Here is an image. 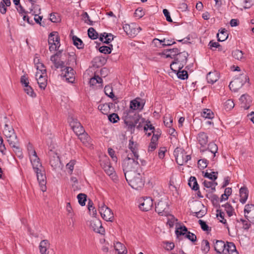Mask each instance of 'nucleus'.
I'll use <instances>...</instances> for the list:
<instances>
[{
  "instance_id": "f257e3e1",
  "label": "nucleus",
  "mask_w": 254,
  "mask_h": 254,
  "mask_svg": "<svg viewBox=\"0 0 254 254\" xmlns=\"http://www.w3.org/2000/svg\"><path fill=\"white\" fill-rule=\"evenodd\" d=\"M140 118L139 114L133 110H127L124 112L123 116L125 124L131 132L134 130V128Z\"/></svg>"
},
{
  "instance_id": "f03ea898",
  "label": "nucleus",
  "mask_w": 254,
  "mask_h": 254,
  "mask_svg": "<svg viewBox=\"0 0 254 254\" xmlns=\"http://www.w3.org/2000/svg\"><path fill=\"white\" fill-rule=\"evenodd\" d=\"M137 160L135 157L133 158L132 155L131 157L128 155L124 160L123 167L125 176L139 172L140 167Z\"/></svg>"
},
{
  "instance_id": "7ed1b4c3",
  "label": "nucleus",
  "mask_w": 254,
  "mask_h": 254,
  "mask_svg": "<svg viewBox=\"0 0 254 254\" xmlns=\"http://www.w3.org/2000/svg\"><path fill=\"white\" fill-rule=\"evenodd\" d=\"M128 185L133 189L139 190L144 185V180L139 172L125 176Z\"/></svg>"
},
{
  "instance_id": "20e7f679",
  "label": "nucleus",
  "mask_w": 254,
  "mask_h": 254,
  "mask_svg": "<svg viewBox=\"0 0 254 254\" xmlns=\"http://www.w3.org/2000/svg\"><path fill=\"white\" fill-rule=\"evenodd\" d=\"M249 81L250 79L248 74L246 72L242 73L230 83L229 87L231 91L236 92L246 82L249 84Z\"/></svg>"
},
{
  "instance_id": "39448f33",
  "label": "nucleus",
  "mask_w": 254,
  "mask_h": 254,
  "mask_svg": "<svg viewBox=\"0 0 254 254\" xmlns=\"http://www.w3.org/2000/svg\"><path fill=\"white\" fill-rule=\"evenodd\" d=\"M188 56V53L186 51L182 52H180L178 53V54L174 57V61L172 62L170 64L171 69L174 71H177V69H174L173 67V66L175 64H178V66L175 67V68L182 69L187 64Z\"/></svg>"
},
{
  "instance_id": "423d86ee",
  "label": "nucleus",
  "mask_w": 254,
  "mask_h": 254,
  "mask_svg": "<svg viewBox=\"0 0 254 254\" xmlns=\"http://www.w3.org/2000/svg\"><path fill=\"white\" fill-rule=\"evenodd\" d=\"M40 169L35 171L36 173L37 180L39 182L41 190L43 191H46L47 190L46 176L45 169L44 168H41Z\"/></svg>"
},
{
  "instance_id": "0eeeda50",
  "label": "nucleus",
  "mask_w": 254,
  "mask_h": 254,
  "mask_svg": "<svg viewBox=\"0 0 254 254\" xmlns=\"http://www.w3.org/2000/svg\"><path fill=\"white\" fill-rule=\"evenodd\" d=\"M99 211L102 217L107 221H113L114 217L113 213L111 209L105 205L104 203H102L99 206Z\"/></svg>"
},
{
  "instance_id": "6e6552de",
  "label": "nucleus",
  "mask_w": 254,
  "mask_h": 254,
  "mask_svg": "<svg viewBox=\"0 0 254 254\" xmlns=\"http://www.w3.org/2000/svg\"><path fill=\"white\" fill-rule=\"evenodd\" d=\"M168 202L166 199H161L155 204V211L160 215H167L169 212Z\"/></svg>"
},
{
  "instance_id": "1a4fd4ad",
  "label": "nucleus",
  "mask_w": 254,
  "mask_h": 254,
  "mask_svg": "<svg viewBox=\"0 0 254 254\" xmlns=\"http://www.w3.org/2000/svg\"><path fill=\"white\" fill-rule=\"evenodd\" d=\"M68 121L73 131L76 135L81 134L84 132L85 130L83 127L77 119L74 118L72 116L69 117Z\"/></svg>"
},
{
  "instance_id": "9d476101",
  "label": "nucleus",
  "mask_w": 254,
  "mask_h": 254,
  "mask_svg": "<svg viewBox=\"0 0 254 254\" xmlns=\"http://www.w3.org/2000/svg\"><path fill=\"white\" fill-rule=\"evenodd\" d=\"M49 155L50 157V163L53 169L55 170L58 168H60L61 162L58 154L51 150L49 152Z\"/></svg>"
},
{
  "instance_id": "9b49d317",
  "label": "nucleus",
  "mask_w": 254,
  "mask_h": 254,
  "mask_svg": "<svg viewBox=\"0 0 254 254\" xmlns=\"http://www.w3.org/2000/svg\"><path fill=\"white\" fill-rule=\"evenodd\" d=\"M244 216L246 219H249L252 223L254 224V205L246 204L244 208Z\"/></svg>"
},
{
  "instance_id": "f8f14e48",
  "label": "nucleus",
  "mask_w": 254,
  "mask_h": 254,
  "mask_svg": "<svg viewBox=\"0 0 254 254\" xmlns=\"http://www.w3.org/2000/svg\"><path fill=\"white\" fill-rule=\"evenodd\" d=\"M3 132L7 138V142H9L11 140H13L14 139H17V136L15 133L14 130L12 127L5 124L3 129Z\"/></svg>"
},
{
  "instance_id": "ddd939ff",
  "label": "nucleus",
  "mask_w": 254,
  "mask_h": 254,
  "mask_svg": "<svg viewBox=\"0 0 254 254\" xmlns=\"http://www.w3.org/2000/svg\"><path fill=\"white\" fill-rule=\"evenodd\" d=\"M63 76L68 82L73 83L74 81V70L71 67L67 66L62 70Z\"/></svg>"
},
{
  "instance_id": "4468645a",
  "label": "nucleus",
  "mask_w": 254,
  "mask_h": 254,
  "mask_svg": "<svg viewBox=\"0 0 254 254\" xmlns=\"http://www.w3.org/2000/svg\"><path fill=\"white\" fill-rule=\"evenodd\" d=\"M90 226L93 231L100 234H104L105 229L102 226L101 222L97 219H95L91 221Z\"/></svg>"
},
{
  "instance_id": "2eb2a0df",
  "label": "nucleus",
  "mask_w": 254,
  "mask_h": 254,
  "mask_svg": "<svg viewBox=\"0 0 254 254\" xmlns=\"http://www.w3.org/2000/svg\"><path fill=\"white\" fill-rule=\"evenodd\" d=\"M174 155L177 163L179 165H183L184 164L185 151L181 148H177L174 151Z\"/></svg>"
},
{
  "instance_id": "dca6fc26",
  "label": "nucleus",
  "mask_w": 254,
  "mask_h": 254,
  "mask_svg": "<svg viewBox=\"0 0 254 254\" xmlns=\"http://www.w3.org/2000/svg\"><path fill=\"white\" fill-rule=\"evenodd\" d=\"M143 202L139 205L141 210L147 211L151 209L153 206V200L150 197H146L143 199Z\"/></svg>"
},
{
  "instance_id": "f3484780",
  "label": "nucleus",
  "mask_w": 254,
  "mask_h": 254,
  "mask_svg": "<svg viewBox=\"0 0 254 254\" xmlns=\"http://www.w3.org/2000/svg\"><path fill=\"white\" fill-rule=\"evenodd\" d=\"M144 105V102L140 98H136L130 102L129 109L135 111L137 109H142Z\"/></svg>"
},
{
  "instance_id": "a211bd4d",
  "label": "nucleus",
  "mask_w": 254,
  "mask_h": 254,
  "mask_svg": "<svg viewBox=\"0 0 254 254\" xmlns=\"http://www.w3.org/2000/svg\"><path fill=\"white\" fill-rule=\"evenodd\" d=\"M32 157L30 158V161L34 171L40 169V168H44L40 162V159L38 157L35 151H32Z\"/></svg>"
},
{
  "instance_id": "6ab92c4d",
  "label": "nucleus",
  "mask_w": 254,
  "mask_h": 254,
  "mask_svg": "<svg viewBox=\"0 0 254 254\" xmlns=\"http://www.w3.org/2000/svg\"><path fill=\"white\" fill-rule=\"evenodd\" d=\"M9 145L12 148L13 151L15 154L19 158L22 157V152L21 149L19 145V141L18 139H15L13 140H11L8 142Z\"/></svg>"
},
{
  "instance_id": "aec40b11",
  "label": "nucleus",
  "mask_w": 254,
  "mask_h": 254,
  "mask_svg": "<svg viewBox=\"0 0 254 254\" xmlns=\"http://www.w3.org/2000/svg\"><path fill=\"white\" fill-rule=\"evenodd\" d=\"M101 165L108 175L110 176H112L113 177L115 176L114 169L112 166H111L110 163L108 160L102 162Z\"/></svg>"
},
{
  "instance_id": "412c9836",
  "label": "nucleus",
  "mask_w": 254,
  "mask_h": 254,
  "mask_svg": "<svg viewBox=\"0 0 254 254\" xmlns=\"http://www.w3.org/2000/svg\"><path fill=\"white\" fill-rule=\"evenodd\" d=\"M195 206L197 208L195 209L196 211L194 212V215L197 218H201L204 216L206 213V209L204 205L201 202H197L195 204Z\"/></svg>"
},
{
  "instance_id": "4be33fe9",
  "label": "nucleus",
  "mask_w": 254,
  "mask_h": 254,
  "mask_svg": "<svg viewBox=\"0 0 254 254\" xmlns=\"http://www.w3.org/2000/svg\"><path fill=\"white\" fill-rule=\"evenodd\" d=\"M197 140L201 147H206L208 142V136L204 132H199L197 136Z\"/></svg>"
},
{
  "instance_id": "5701e85b",
  "label": "nucleus",
  "mask_w": 254,
  "mask_h": 254,
  "mask_svg": "<svg viewBox=\"0 0 254 254\" xmlns=\"http://www.w3.org/2000/svg\"><path fill=\"white\" fill-rule=\"evenodd\" d=\"M226 244L221 240H217L214 244V250L218 254H224Z\"/></svg>"
},
{
  "instance_id": "b1692460",
  "label": "nucleus",
  "mask_w": 254,
  "mask_h": 254,
  "mask_svg": "<svg viewBox=\"0 0 254 254\" xmlns=\"http://www.w3.org/2000/svg\"><path fill=\"white\" fill-rule=\"evenodd\" d=\"M224 254H239L235 245L232 242H227Z\"/></svg>"
},
{
  "instance_id": "393cba45",
  "label": "nucleus",
  "mask_w": 254,
  "mask_h": 254,
  "mask_svg": "<svg viewBox=\"0 0 254 254\" xmlns=\"http://www.w3.org/2000/svg\"><path fill=\"white\" fill-rule=\"evenodd\" d=\"M240 201L244 204L245 203L249 195V191L246 187H243L240 189Z\"/></svg>"
},
{
  "instance_id": "a878e982",
  "label": "nucleus",
  "mask_w": 254,
  "mask_h": 254,
  "mask_svg": "<svg viewBox=\"0 0 254 254\" xmlns=\"http://www.w3.org/2000/svg\"><path fill=\"white\" fill-rule=\"evenodd\" d=\"M39 250L41 254H48V250L50 248V243L47 240H42L39 245Z\"/></svg>"
},
{
  "instance_id": "bb28decb",
  "label": "nucleus",
  "mask_w": 254,
  "mask_h": 254,
  "mask_svg": "<svg viewBox=\"0 0 254 254\" xmlns=\"http://www.w3.org/2000/svg\"><path fill=\"white\" fill-rule=\"evenodd\" d=\"M132 137L129 141L128 148L132 152L133 156L137 159H138L139 155L137 153V144L132 140Z\"/></svg>"
},
{
  "instance_id": "cd10ccee",
  "label": "nucleus",
  "mask_w": 254,
  "mask_h": 254,
  "mask_svg": "<svg viewBox=\"0 0 254 254\" xmlns=\"http://www.w3.org/2000/svg\"><path fill=\"white\" fill-rule=\"evenodd\" d=\"M206 79L208 83L213 84L219 79L218 73L216 71L209 72L207 74Z\"/></svg>"
},
{
  "instance_id": "c85d7f7f",
  "label": "nucleus",
  "mask_w": 254,
  "mask_h": 254,
  "mask_svg": "<svg viewBox=\"0 0 254 254\" xmlns=\"http://www.w3.org/2000/svg\"><path fill=\"white\" fill-rule=\"evenodd\" d=\"M60 43V39L57 32H52L49 35L48 44Z\"/></svg>"
},
{
  "instance_id": "c756f323",
  "label": "nucleus",
  "mask_w": 254,
  "mask_h": 254,
  "mask_svg": "<svg viewBox=\"0 0 254 254\" xmlns=\"http://www.w3.org/2000/svg\"><path fill=\"white\" fill-rule=\"evenodd\" d=\"M115 250L118 252V254H127V250L126 247L120 242H117L114 244Z\"/></svg>"
},
{
  "instance_id": "7c9ffc66",
  "label": "nucleus",
  "mask_w": 254,
  "mask_h": 254,
  "mask_svg": "<svg viewBox=\"0 0 254 254\" xmlns=\"http://www.w3.org/2000/svg\"><path fill=\"white\" fill-rule=\"evenodd\" d=\"M205 151L211 152V153L214 154L213 157H214L216 153H217L218 151L217 145L213 142H210L208 144V146L207 149H200V151L201 152H204Z\"/></svg>"
},
{
  "instance_id": "2f4dec72",
  "label": "nucleus",
  "mask_w": 254,
  "mask_h": 254,
  "mask_svg": "<svg viewBox=\"0 0 254 254\" xmlns=\"http://www.w3.org/2000/svg\"><path fill=\"white\" fill-rule=\"evenodd\" d=\"M189 186L192 190H199V186L197 184L196 179L195 177L191 176L188 182Z\"/></svg>"
},
{
  "instance_id": "473e14b6",
  "label": "nucleus",
  "mask_w": 254,
  "mask_h": 254,
  "mask_svg": "<svg viewBox=\"0 0 254 254\" xmlns=\"http://www.w3.org/2000/svg\"><path fill=\"white\" fill-rule=\"evenodd\" d=\"M46 75L40 74L39 79H37V82L39 87L42 89H45L47 84V80L45 77Z\"/></svg>"
},
{
  "instance_id": "72a5a7b5",
  "label": "nucleus",
  "mask_w": 254,
  "mask_h": 254,
  "mask_svg": "<svg viewBox=\"0 0 254 254\" xmlns=\"http://www.w3.org/2000/svg\"><path fill=\"white\" fill-rule=\"evenodd\" d=\"M150 123V122L149 121L143 127L145 134L148 136H150L152 133H154L155 131L154 127L152 125L149 124Z\"/></svg>"
},
{
  "instance_id": "f704fd0d",
  "label": "nucleus",
  "mask_w": 254,
  "mask_h": 254,
  "mask_svg": "<svg viewBox=\"0 0 254 254\" xmlns=\"http://www.w3.org/2000/svg\"><path fill=\"white\" fill-rule=\"evenodd\" d=\"M222 207H224L225 211L229 217L232 216L235 213L234 209L230 203H226L222 205Z\"/></svg>"
},
{
  "instance_id": "c9c22d12",
  "label": "nucleus",
  "mask_w": 254,
  "mask_h": 254,
  "mask_svg": "<svg viewBox=\"0 0 254 254\" xmlns=\"http://www.w3.org/2000/svg\"><path fill=\"white\" fill-rule=\"evenodd\" d=\"M201 249L202 253L206 254L210 250L209 242L206 240H203L201 244Z\"/></svg>"
},
{
  "instance_id": "e433bc0d",
  "label": "nucleus",
  "mask_w": 254,
  "mask_h": 254,
  "mask_svg": "<svg viewBox=\"0 0 254 254\" xmlns=\"http://www.w3.org/2000/svg\"><path fill=\"white\" fill-rule=\"evenodd\" d=\"M72 40L74 45L75 46L77 49H81L83 48L84 44L80 38L76 36H73L72 37Z\"/></svg>"
},
{
  "instance_id": "4c0bfd02",
  "label": "nucleus",
  "mask_w": 254,
  "mask_h": 254,
  "mask_svg": "<svg viewBox=\"0 0 254 254\" xmlns=\"http://www.w3.org/2000/svg\"><path fill=\"white\" fill-rule=\"evenodd\" d=\"M232 55L233 58L238 60H245V57L243 56L244 54L241 50H235L232 52Z\"/></svg>"
},
{
  "instance_id": "58836bf2",
  "label": "nucleus",
  "mask_w": 254,
  "mask_h": 254,
  "mask_svg": "<svg viewBox=\"0 0 254 254\" xmlns=\"http://www.w3.org/2000/svg\"><path fill=\"white\" fill-rule=\"evenodd\" d=\"M104 92L106 95L111 98L113 99V100L117 99V98L115 97L114 94L113 92L112 87L109 85L105 86L104 88Z\"/></svg>"
},
{
  "instance_id": "ea45409f",
  "label": "nucleus",
  "mask_w": 254,
  "mask_h": 254,
  "mask_svg": "<svg viewBox=\"0 0 254 254\" xmlns=\"http://www.w3.org/2000/svg\"><path fill=\"white\" fill-rule=\"evenodd\" d=\"M221 36H219V34H217V38L218 41H224L228 38V34L227 33V31L225 29H221V30H219Z\"/></svg>"
},
{
  "instance_id": "a19ab883",
  "label": "nucleus",
  "mask_w": 254,
  "mask_h": 254,
  "mask_svg": "<svg viewBox=\"0 0 254 254\" xmlns=\"http://www.w3.org/2000/svg\"><path fill=\"white\" fill-rule=\"evenodd\" d=\"M77 135L78 136V138L81 140V141L85 144L88 143L90 139V137L88 134L85 131L81 134H77Z\"/></svg>"
},
{
  "instance_id": "79ce46f5",
  "label": "nucleus",
  "mask_w": 254,
  "mask_h": 254,
  "mask_svg": "<svg viewBox=\"0 0 254 254\" xmlns=\"http://www.w3.org/2000/svg\"><path fill=\"white\" fill-rule=\"evenodd\" d=\"M98 109L104 115H107L110 112V107L107 103L100 104Z\"/></svg>"
},
{
  "instance_id": "37998d69",
  "label": "nucleus",
  "mask_w": 254,
  "mask_h": 254,
  "mask_svg": "<svg viewBox=\"0 0 254 254\" xmlns=\"http://www.w3.org/2000/svg\"><path fill=\"white\" fill-rule=\"evenodd\" d=\"M88 35L89 37L93 40L96 39L98 38V33L93 27H90L88 30Z\"/></svg>"
},
{
  "instance_id": "c03bdc74",
  "label": "nucleus",
  "mask_w": 254,
  "mask_h": 254,
  "mask_svg": "<svg viewBox=\"0 0 254 254\" xmlns=\"http://www.w3.org/2000/svg\"><path fill=\"white\" fill-rule=\"evenodd\" d=\"M77 198L78 203L80 205L84 206L85 205V202L87 200L86 194L80 193L77 195Z\"/></svg>"
},
{
  "instance_id": "a18cd8bd",
  "label": "nucleus",
  "mask_w": 254,
  "mask_h": 254,
  "mask_svg": "<svg viewBox=\"0 0 254 254\" xmlns=\"http://www.w3.org/2000/svg\"><path fill=\"white\" fill-rule=\"evenodd\" d=\"M201 116L207 119H212L214 118L213 113L208 109H205L203 110V112L201 113Z\"/></svg>"
},
{
  "instance_id": "49530a36",
  "label": "nucleus",
  "mask_w": 254,
  "mask_h": 254,
  "mask_svg": "<svg viewBox=\"0 0 254 254\" xmlns=\"http://www.w3.org/2000/svg\"><path fill=\"white\" fill-rule=\"evenodd\" d=\"M37 67V71L41 72V74L46 75V69L44 64L40 62L35 64Z\"/></svg>"
},
{
  "instance_id": "de8ad7c7",
  "label": "nucleus",
  "mask_w": 254,
  "mask_h": 254,
  "mask_svg": "<svg viewBox=\"0 0 254 254\" xmlns=\"http://www.w3.org/2000/svg\"><path fill=\"white\" fill-rule=\"evenodd\" d=\"M181 69H178L177 70L178 77L181 79H186L188 77V73L186 70H181Z\"/></svg>"
},
{
  "instance_id": "09e8293b",
  "label": "nucleus",
  "mask_w": 254,
  "mask_h": 254,
  "mask_svg": "<svg viewBox=\"0 0 254 254\" xmlns=\"http://www.w3.org/2000/svg\"><path fill=\"white\" fill-rule=\"evenodd\" d=\"M188 229L185 226H181L176 230V234L177 237L182 235H185L186 233H188Z\"/></svg>"
},
{
  "instance_id": "8fccbe9b",
  "label": "nucleus",
  "mask_w": 254,
  "mask_h": 254,
  "mask_svg": "<svg viewBox=\"0 0 254 254\" xmlns=\"http://www.w3.org/2000/svg\"><path fill=\"white\" fill-rule=\"evenodd\" d=\"M217 172H212L210 173H209L208 172L205 173L204 175V177L207 178L209 179L212 180V181H215L217 179Z\"/></svg>"
},
{
  "instance_id": "3c124183",
  "label": "nucleus",
  "mask_w": 254,
  "mask_h": 254,
  "mask_svg": "<svg viewBox=\"0 0 254 254\" xmlns=\"http://www.w3.org/2000/svg\"><path fill=\"white\" fill-rule=\"evenodd\" d=\"M235 104L231 99L227 100L224 103V108L226 111H230L234 107Z\"/></svg>"
},
{
  "instance_id": "603ef678",
  "label": "nucleus",
  "mask_w": 254,
  "mask_h": 254,
  "mask_svg": "<svg viewBox=\"0 0 254 254\" xmlns=\"http://www.w3.org/2000/svg\"><path fill=\"white\" fill-rule=\"evenodd\" d=\"M108 120L112 123H116L120 120V118L117 114L112 113L108 116Z\"/></svg>"
},
{
  "instance_id": "864d4df0",
  "label": "nucleus",
  "mask_w": 254,
  "mask_h": 254,
  "mask_svg": "<svg viewBox=\"0 0 254 254\" xmlns=\"http://www.w3.org/2000/svg\"><path fill=\"white\" fill-rule=\"evenodd\" d=\"M208 163V161L207 159H201L198 161L197 165L199 168L203 169L207 166Z\"/></svg>"
},
{
  "instance_id": "5fc2aeb1",
  "label": "nucleus",
  "mask_w": 254,
  "mask_h": 254,
  "mask_svg": "<svg viewBox=\"0 0 254 254\" xmlns=\"http://www.w3.org/2000/svg\"><path fill=\"white\" fill-rule=\"evenodd\" d=\"M25 92L29 96H30L32 97H35L36 96V94L34 92L33 89L32 88L29 86L27 85L24 87V89Z\"/></svg>"
},
{
  "instance_id": "6e6d98bb",
  "label": "nucleus",
  "mask_w": 254,
  "mask_h": 254,
  "mask_svg": "<svg viewBox=\"0 0 254 254\" xmlns=\"http://www.w3.org/2000/svg\"><path fill=\"white\" fill-rule=\"evenodd\" d=\"M100 53L105 54H109L111 53V48L107 46H102L99 48Z\"/></svg>"
},
{
  "instance_id": "4d7b16f0",
  "label": "nucleus",
  "mask_w": 254,
  "mask_h": 254,
  "mask_svg": "<svg viewBox=\"0 0 254 254\" xmlns=\"http://www.w3.org/2000/svg\"><path fill=\"white\" fill-rule=\"evenodd\" d=\"M76 160H71L70 162L66 165L67 169H69V173L71 174L74 169V166L75 164Z\"/></svg>"
},
{
  "instance_id": "13d9d810",
  "label": "nucleus",
  "mask_w": 254,
  "mask_h": 254,
  "mask_svg": "<svg viewBox=\"0 0 254 254\" xmlns=\"http://www.w3.org/2000/svg\"><path fill=\"white\" fill-rule=\"evenodd\" d=\"M185 237L193 243L196 241V236L193 233L189 231L186 234Z\"/></svg>"
},
{
  "instance_id": "bf43d9fd",
  "label": "nucleus",
  "mask_w": 254,
  "mask_h": 254,
  "mask_svg": "<svg viewBox=\"0 0 254 254\" xmlns=\"http://www.w3.org/2000/svg\"><path fill=\"white\" fill-rule=\"evenodd\" d=\"M198 223L201 226V228L204 231H211V228L209 229L208 226L207 225L206 222L202 220H199Z\"/></svg>"
},
{
  "instance_id": "052dcab7",
  "label": "nucleus",
  "mask_w": 254,
  "mask_h": 254,
  "mask_svg": "<svg viewBox=\"0 0 254 254\" xmlns=\"http://www.w3.org/2000/svg\"><path fill=\"white\" fill-rule=\"evenodd\" d=\"M206 196L207 198L211 200L213 204H214L215 202H217L219 199L218 196L215 194H207Z\"/></svg>"
},
{
  "instance_id": "680f3d73",
  "label": "nucleus",
  "mask_w": 254,
  "mask_h": 254,
  "mask_svg": "<svg viewBox=\"0 0 254 254\" xmlns=\"http://www.w3.org/2000/svg\"><path fill=\"white\" fill-rule=\"evenodd\" d=\"M114 40V36L111 33L106 34L105 36V41L103 43L109 44V43Z\"/></svg>"
},
{
  "instance_id": "e2e57ef3",
  "label": "nucleus",
  "mask_w": 254,
  "mask_h": 254,
  "mask_svg": "<svg viewBox=\"0 0 254 254\" xmlns=\"http://www.w3.org/2000/svg\"><path fill=\"white\" fill-rule=\"evenodd\" d=\"M82 17L84 18L85 23L90 25H92L93 24V22L90 19L89 16L86 12H84L82 14Z\"/></svg>"
},
{
  "instance_id": "0e129e2a",
  "label": "nucleus",
  "mask_w": 254,
  "mask_h": 254,
  "mask_svg": "<svg viewBox=\"0 0 254 254\" xmlns=\"http://www.w3.org/2000/svg\"><path fill=\"white\" fill-rule=\"evenodd\" d=\"M49 50L50 52L53 51L58 50L59 49L61 44L59 43L49 44Z\"/></svg>"
},
{
  "instance_id": "69168bd1",
  "label": "nucleus",
  "mask_w": 254,
  "mask_h": 254,
  "mask_svg": "<svg viewBox=\"0 0 254 254\" xmlns=\"http://www.w3.org/2000/svg\"><path fill=\"white\" fill-rule=\"evenodd\" d=\"M108 153L109 155L112 158V160L115 162H117L118 158L115 155V152L113 149L111 148H108Z\"/></svg>"
},
{
  "instance_id": "338daca9",
  "label": "nucleus",
  "mask_w": 254,
  "mask_h": 254,
  "mask_svg": "<svg viewBox=\"0 0 254 254\" xmlns=\"http://www.w3.org/2000/svg\"><path fill=\"white\" fill-rule=\"evenodd\" d=\"M134 14L135 17L140 18L144 15V13L141 8H138L135 10Z\"/></svg>"
},
{
  "instance_id": "774afa93",
  "label": "nucleus",
  "mask_w": 254,
  "mask_h": 254,
  "mask_svg": "<svg viewBox=\"0 0 254 254\" xmlns=\"http://www.w3.org/2000/svg\"><path fill=\"white\" fill-rule=\"evenodd\" d=\"M251 220L249 219H246V221L243 222V227L242 228L244 230H248L250 229V228L251 226Z\"/></svg>"
}]
</instances>
